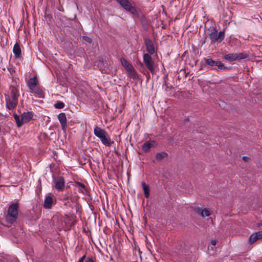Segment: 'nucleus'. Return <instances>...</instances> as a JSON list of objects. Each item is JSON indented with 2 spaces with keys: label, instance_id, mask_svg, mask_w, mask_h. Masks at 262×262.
Masks as SVG:
<instances>
[{
  "label": "nucleus",
  "instance_id": "f257e3e1",
  "mask_svg": "<svg viewBox=\"0 0 262 262\" xmlns=\"http://www.w3.org/2000/svg\"><path fill=\"white\" fill-rule=\"evenodd\" d=\"M6 107L9 110H13L18 104L19 93L18 89L14 86L11 85L9 90L5 94Z\"/></svg>",
  "mask_w": 262,
  "mask_h": 262
},
{
  "label": "nucleus",
  "instance_id": "f03ea898",
  "mask_svg": "<svg viewBox=\"0 0 262 262\" xmlns=\"http://www.w3.org/2000/svg\"><path fill=\"white\" fill-rule=\"evenodd\" d=\"M19 207L17 203H14L9 205L5 215V219L7 223L12 224L16 221L18 216Z\"/></svg>",
  "mask_w": 262,
  "mask_h": 262
},
{
  "label": "nucleus",
  "instance_id": "7ed1b4c3",
  "mask_svg": "<svg viewBox=\"0 0 262 262\" xmlns=\"http://www.w3.org/2000/svg\"><path fill=\"white\" fill-rule=\"evenodd\" d=\"M94 134L95 136L100 140L102 143L105 146L110 147L114 142L111 140V139L107 132L104 129L100 127H95L94 129Z\"/></svg>",
  "mask_w": 262,
  "mask_h": 262
},
{
  "label": "nucleus",
  "instance_id": "20e7f679",
  "mask_svg": "<svg viewBox=\"0 0 262 262\" xmlns=\"http://www.w3.org/2000/svg\"><path fill=\"white\" fill-rule=\"evenodd\" d=\"M209 36L211 43L219 44L224 39L225 33L224 30L218 32L215 28H213L210 29Z\"/></svg>",
  "mask_w": 262,
  "mask_h": 262
},
{
  "label": "nucleus",
  "instance_id": "39448f33",
  "mask_svg": "<svg viewBox=\"0 0 262 262\" xmlns=\"http://www.w3.org/2000/svg\"><path fill=\"white\" fill-rule=\"evenodd\" d=\"M33 114L31 112H27L23 113L20 116L14 114L13 117L18 127H21L24 124L29 122L33 118Z\"/></svg>",
  "mask_w": 262,
  "mask_h": 262
},
{
  "label": "nucleus",
  "instance_id": "423d86ee",
  "mask_svg": "<svg viewBox=\"0 0 262 262\" xmlns=\"http://www.w3.org/2000/svg\"><path fill=\"white\" fill-rule=\"evenodd\" d=\"M126 11L133 15L138 16L139 13L136 7L133 6L128 0H116Z\"/></svg>",
  "mask_w": 262,
  "mask_h": 262
},
{
  "label": "nucleus",
  "instance_id": "0eeeda50",
  "mask_svg": "<svg viewBox=\"0 0 262 262\" xmlns=\"http://www.w3.org/2000/svg\"><path fill=\"white\" fill-rule=\"evenodd\" d=\"M143 62L150 72L154 73L155 71V62L149 54L145 53L143 55Z\"/></svg>",
  "mask_w": 262,
  "mask_h": 262
},
{
  "label": "nucleus",
  "instance_id": "6e6552de",
  "mask_svg": "<svg viewBox=\"0 0 262 262\" xmlns=\"http://www.w3.org/2000/svg\"><path fill=\"white\" fill-rule=\"evenodd\" d=\"M204 60L205 64L208 66L211 67L217 66L220 70H227L228 69L220 61L213 60L211 58H204Z\"/></svg>",
  "mask_w": 262,
  "mask_h": 262
},
{
  "label": "nucleus",
  "instance_id": "1a4fd4ad",
  "mask_svg": "<svg viewBox=\"0 0 262 262\" xmlns=\"http://www.w3.org/2000/svg\"><path fill=\"white\" fill-rule=\"evenodd\" d=\"M55 188L58 191H63L65 187V181L62 177H58L53 180Z\"/></svg>",
  "mask_w": 262,
  "mask_h": 262
},
{
  "label": "nucleus",
  "instance_id": "9d476101",
  "mask_svg": "<svg viewBox=\"0 0 262 262\" xmlns=\"http://www.w3.org/2000/svg\"><path fill=\"white\" fill-rule=\"evenodd\" d=\"M157 143L155 140H149L146 141L141 146V149L145 152H149L151 148L157 146Z\"/></svg>",
  "mask_w": 262,
  "mask_h": 262
},
{
  "label": "nucleus",
  "instance_id": "9b49d317",
  "mask_svg": "<svg viewBox=\"0 0 262 262\" xmlns=\"http://www.w3.org/2000/svg\"><path fill=\"white\" fill-rule=\"evenodd\" d=\"M146 51L149 55H152L155 52L154 44L149 39H146L145 40Z\"/></svg>",
  "mask_w": 262,
  "mask_h": 262
},
{
  "label": "nucleus",
  "instance_id": "f8f14e48",
  "mask_svg": "<svg viewBox=\"0 0 262 262\" xmlns=\"http://www.w3.org/2000/svg\"><path fill=\"white\" fill-rule=\"evenodd\" d=\"M262 239V231H258L253 233L249 237V242L252 244L258 239Z\"/></svg>",
  "mask_w": 262,
  "mask_h": 262
},
{
  "label": "nucleus",
  "instance_id": "ddd939ff",
  "mask_svg": "<svg viewBox=\"0 0 262 262\" xmlns=\"http://www.w3.org/2000/svg\"><path fill=\"white\" fill-rule=\"evenodd\" d=\"M58 120L61 124L62 129L65 130L67 127V117L63 113H60L58 116Z\"/></svg>",
  "mask_w": 262,
  "mask_h": 262
},
{
  "label": "nucleus",
  "instance_id": "4468645a",
  "mask_svg": "<svg viewBox=\"0 0 262 262\" xmlns=\"http://www.w3.org/2000/svg\"><path fill=\"white\" fill-rule=\"evenodd\" d=\"M195 212L199 214H200L203 217L209 216L211 214L209 210L207 208H204L202 209L198 207L195 209Z\"/></svg>",
  "mask_w": 262,
  "mask_h": 262
},
{
  "label": "nucleus",
  "instance_id": "2eb2a0df",
  "mask_svg": "<svg viewBox=\"0 0 262 262\" xmlns=\"http://www.w3.org/2000/svg\"><path fill=\"white\" fill-rule=\"evenodd\" d=\"M30 92L35 93L39 98H44V93L42 90L37 86L31 90Z\"/></svg>",
  "mask_w": 262,
  "mask_h": 262
},
{
  "label": "nucleus",
  "instance_id": "dca6fc26",
  "mask_svg": "<svg viewBox=\"0 0 262 262\" xmlns=\"http://www.w3.org/2000/svg\"><path fill=\"white\" fill-rule=\"evenodd\" d=\"M53 203V199L50 196H48L45 198L43 203V207L46 209H50L52 207Z\"/></svg>",
  "mask_w": 262,
  "mask_h": 262
},
{
  "label": "nucleus",
  "instance_id": "f3484780",
  "mask_svg": "<svg viewBox=\"0 0 262 262\" xmlns=\"http://www.w3.org/2000/svg\"><path fill=\"white\" fill-rule=\"evenodd\" d=\"M13 52L16 58H19L20 57L21 51L19 45L16 42L14 45L13 49Z\"/></svg>",
  "mask_w": 262,
  "mask_h": 262
},
{
  "label": "nucleus",
  "instance_id": "a211bd4d",
  "mask_svg": "<svg viewBox=\"0 0 262 262\" xmlns=\"http://www.w3.org/2000/svg\"><path fill=\"white\" fill-rule=\"evenodd\" d=\"M37 79L36 77H34L33 78H30L28 82V86L30 89V90L34 88L37 86Z\"/></svg>",
  "mask_w": 262,
  "mask_h": 262
},
{
  "label": "nucleus",
  "instance_id": "6ab92c4d",
  "mask_svg": "<svg viewBox=\"0 0 262 262\" xmlns=\"http://www.w3.org/2000/svg\"><path fill=\"white\" fill-rule=\"evenodd\" d=\"M168 155L167 152L163 151L157 153L156 155V159L158 161H161L163 159H167Z\"/></svg>",
  "mask_w": 262,
  "mask_h": 262
},
{
  "label": "nucleus",
  "instance_id": "aec40b11",
  "mask_svg": "<svg viewBox=\"0 0 262 262\" xmlns=\"http://www.w3.org/2000/svg\"><path fill=\"white\" fill-rule=\"evenodd\" d=\"M236 57L237 55L236 53L227 54L224 56V59L230 62L236 60Z\"/></svg>",
  "mask_w": 262,
  "mask_h": 262
},
{
  "label": "nucleus",
  "instance_id": "412c9836",
  "mask_svg": "<svg viewBox=\"0 0 262 262\" xmlns=\"http://www.w3.org/2000/svg\"><path fill=\"white\" fill-rule=\"evenodd\" d=\"M142 186L144 190V195L146 198H148L149 196V187L147 185L145 182H142Z\"/></svg>",
  "mask_w": 262,
  "mask_h": 262
},
{
  "label": "nucleus",
  "instance_id": "4be33fe9",
  "mask_svg": "<svg viewBox=\"0 0 262 262\" xmlns=\"http://www.w3.org/2000/svg\"><path fill=\"white\" fill-rule=\"evenodd\" d=\"M121 62L122 66L125 68L126 71L133 68L132 66L124 58H122L121 59Z\"/></svg>",
  "mask_w": 262,
  "mask_h": 262
},
{
  "label": "nucleus",
  "instance_id": "5701e85b",
  "mask_svg": "<svg viewBox=\"0 0 262 262\" xmlns=\"http://www.w3.org/2000/svg\"><path fill=\"white\" fill-rule=\"evenodd\" d=\"M237 55L236 59L237 60H241L245 59L247 57H248L249 55L246 52H243V53H236Z\"/></svg>",
  "mask_w": 262,
  "mask_h": 262
},
{
  "label": "nucleus",
  "instance_id": "b1692460",
  "mask_svg": "<svg viewBox=\"0 0 262 262\" xmlns=\"http://www.w3.org/2000/svg\"><path fill=\"white\" fill-rule=\"evenodd\" d=\"M128 74L129 75V77L132 78L133 79H135L136 78V73L133 69V68H130L129 70H128L127 71Z\"/></svg>",
  "mask_w": 262,
  "mask_h": 262
},
{
  "label": "nucleus",
  "instance_id": "393cba45",
  "mask_svg": "<svg viewBox=\"0 0 262 262\" xmlns=\"http://www.w3.org/2000/svg\"><path fill=\"white\" fill-rule=\"evenodd\" d=\"M54 106L56 108L61 109L64 107V104L62 102L57 101L54 104Z\"/></svg>",
  "mask_w": 262,
  "mask_h": 262
},
{
  "label": "nucleus",
  "instance_id": "a878e982",
  "mask_svg": "<svg viewBox=\"0 0 262 262\" xmlns=\"http://www.w3.org/2000/svg\"><path fill=\"white\" fill-rule=\"evenodd\" d=\"M76 186L78 187V188L81 190V191H83V190H85V185L80 183V182H77L76 183Z\"/></svg>",
  "mask_w": 262,
  "mask_h": 262
},
{
  "label": "nucleus",
  "instance_id": "bb28decb",
  "mask_svg": "<svg viewBox=\"0 0 262 262\" xmlns=\"http://www.w3.org/2000/svg\"><path fill=\"white\" fill-rule=\"evenodd\" d=\"M85 262H96V259L92 256L88 257Z\"/></svg>",
  "mask_w": 262,
  "mask_h": 262
},
{
  "label": "nucleus",
  "instance_id": "cd10ccee",
  "mask_svg": "<svg viewBox=\"0 0 262 262\" xmlns=\"http://www.w3.org/2000/svg\"><path fill=\"white\" fill-rule=\"evenodd\" d=\"M83 39L84 40H85L87 42H89V43L92 42V39L89 37L84 36H83Z\"/></svg>",
  "mask_w": 262,
  "mask_h": 262
},
{
  "label": "nucleus",
  "instance_id": "c85d7f7f",
  "mask_svg": "<svg viewBox=\"0 0 262 262\" xmlns=\"http://www.w3.org/2000/svg\"><path fill=\"white\" fill-rule=\"evenodd\" d=\"M85 258V255H84L83 256H82L77 262H83Z\"/></svg>",
  "mask_w": 262,
  "mask_h": 262
},
{
  "label": "nucleus",
  "instance_id": "c756f323",
  "mask_svg": "<svg viewBox=\"0 0 262 262\" xmlns=\"http://www.w3.org/2000/svg\"><path fill=\"white\" fill-rule=\"evenodd\" d=\"M61 200H67L68 199V197L66 194H62L60 196Z\"/></svg>",
  "mask_w": 262,
  "mask_h": 262
},
{
  "label": "nucleus",
  "instance_id": "7c9ffc66",
  "mask_svg": "<svg viewBox=\"0 0 262 262\" xmlns=\"http://www.w3.org/2000/svg\"><path fill=\"white\" fill-rule=\"evenodd\" d=\"M216 243H217V241L215 239H213L211 241V245H212L213 246H215L216 244Z\"/></svg>",
  "mask_w": 262,
  "mask_h": 262
},
{
  "label": "nucleus",
  "instance_id": "2f4dec72",
  "mask_svg": "<svg viewBox=\"0 0 262 262\" xmlns=\"http://www.w3.org/2000/svg\"><path fill=\"white\" fill-rule=\"evenodd\" d=\"M243 159L245 161H248V160H249V158L247 157V156H244L243 157Z\"/></svg>",
  "mask_w": 262,
  "mask_h": 262
},
{
  "label": "nucleus",
  "instance_id": "473e14b6",
  "mask_svg": "<svg viewBox=\"0 0 262 262\" xmlns=\"http://www.w3.org/2000/svg\"><path fill=\"white\" fill-rule=\"evenodd\" d=\"M257 226L258 227L262 226V222H260V223H258Z\"/></svg>",
  "mask_w": 262,
  "mask_h": 262
}]
</instances>
